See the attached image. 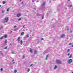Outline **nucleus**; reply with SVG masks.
<instances>
[{"label": "nucleus", "instance_id": "c03bdc74", "mask_svg": "<svg viewBox=\"0 0 73 73\" xmlns=\"http://www.w3.org/2000/svg\"><path fill=\"white\" fill-rule=\"evenodd\" d=\"M1 7V5H0V7Z\"/></svg>", "mask_w": 73, "mask_h": 73}, {"label": "nucleus", "instance_id": "6ab92c4d", "mask_svg": "<svg viewBox=\"0 0 73 73\" xmlns=\"http://www.w3.org/2000/svg\"><path fill=\"white\" fill-rule=\"evenodd\" d=\"M1 72H3V68H1Z\"/></svg>", "mask_w": 73, "mask_h": 73}, {"label": "nucleus", "instance_id": "ea45409f", "mask_svg": "<svg viewBox=\"0 0 73 73\" xmlns=\"http://www.w3.org/2000/svg\"><path fill=\"white\" fill-rule=\"evenodd\" d=\"M24 27H25V25H24L23 26V28H24Z\"/></svg>", "mask_w": 73, "mask_h": 73}, {"label": "nucleus", "instance_id": "a18cd8bd", "mask_svg": "<svg viewBox=\"0 0 73 73\" xmlns=\"http://www.w3.org/2000/svg\"><path fill=\"white\" fill-rule=\"evenodd\" d=\"M72 47H73V45H72Z\"/></svg>", "mask_w": 73, "mask_h": 73}, {"label": "nucleus", "instance_id": "6e6d98bb", "mask_svg": "<svg viewBox=\"0 0 73 73\" xmlns=\"http://www.w3.org/2000/svg\"><path fill=\"white\" fill-rule=\"evenodd\" d=\"M23 57H24V56H23Z\"/></svg>", "mask_w": 73, "mask_h": 73}, {"label": "nucleus", "instance_id": "e433bc0d", "mask_svg": "<svg viewBox=\"0 0 73 73\" xmlns=\"http://www.w3.org/2000/svg\"><path fill=\"white\" fill-rule=\"evenodd\" d=\"M67 55L68 56H69V55H70V54H69V53Z\"/></svg>", "mask_w": 73, "mask_h": 73}, {"label": "nucleus", "instance_id": "bb28decb", "mask_svg": "<svg viewBox=\"0 0 73 73\" xmlns=\"http://www.w3.org/2000/svg\"><path fill=\"white\" fill-rule=\"evenodd\" d=\"M17 31V29H16L14 30V31Z\"/></svg>", "mask_w": 73, "mask_h": 73}, {"label": "nucleus", "instance_id": "c9c22d12", "mask_svg": "<svg viewBox=\"0 0 73 73\" xmlns=\"http://www.w3.org/2000/svg\"><path fill=\"white\" fill-rule=\"evenodd\" d=\"M17 27V26H14V28H16Z\"/></svg>", "mask_w": 73, "mask_h": 73}, {"label": "nucleus", "instance_id": "393cba45", "mask_svg": "<svg viewBox=\"0 0 73 73\" xmlns=\"http://www.w3.org/2000/svg\"><path fill=\"white\" fill-rule=\"evenodd\" d=\"M5 43H6L7 42V40H6L5 41Z\"/></svg>", "mask_w": 73, "mask_h": 73}, {"label": "nucleus", "instance_id": "3c124183", "mask_svg": "<svg viewBox=\"0 0 73 73\" xmlns=\"http://www.w3.org/2000/svg\"><path fill=\"white\" fill-rule=\"evenodd\" d=\"M69 29H68V31H69Z\"/></svg>", "mask_w": 73, "mask_h": 73}, {"label": "nucleus", "instance_id": "c85d7f7f", "mask_svg": "<svg viewBox=\"0 0 73 73\" xmlns=\"http://www.w3.org/2000/svg\"><path fill=\"white\" fill-rule=\"evenodd\" d=\"M69 7H70V8L72 7V5H71L70 6H69Z\"/></svg>", "mask_w": 73, "mask_h": 73}, {"label": "nucleus", "instance_id": "79ce46f5", "mask_svg": "<svg viewBox=\"0 0 73 73\" xmlns=\"http://www.w3.org/2000/svg\"><path fill=\"white\" fill-rule=\"evenodd\" d=\"M12 53L13 54H14V53H15V52H12Z\"/></svg>", "mask_w": 73, "mask_h": 73}, {"label": "nucleus", "instance_id": "4468645a", "mask_svg": "<svg viewBox=\"0 0 73 73\" xmlns=\"http://www.w3.org/2000/svg\"><path fill=\"white\" fill-rule=\"evenodd\" d=\"M3 27H0V30H1L2 29H3Z\"/></svg>", "mask_w": 73, "mask_h": 73}, {"label": "nucleus", "instance_id": "473e14b6", "mask_svg": "<svg viewBox=\"0 0 73 73\" xmlns=\"http://www.w3.org/2000/svg\"><path fill=\"white\" fill-rule=\"evenodd\" d=\"M41 40H44V38H41Z\"/></svg>", "mask_w": 73, "mask_h": 73}, {"label": "nucleus", "instance_id": "1a4fd4ad", "mask_svg": "<svg viewBox=\"0 0 73 73\" xmlns=\"http://www.w3.org/2000/svg\"><path fill=\"white\" fill-rule=\"evenodd\" d=\"M64 36H65V34H63L61 36V37H64Z\"/></svg>", "mask_w": 73, "mask_h": 73}, {"label": "nucleus", "instance_id": "37998d69", "mask_svg": "<svg viewBox=\"0 0 73 73\" xmlns=\"http://www.w3.org/2000/svg\"><path fill=\"white\" fill-rule=\"evenodd\" d=\"M72 32H73V31H70V32H71V33H72Z\"/></svg>", "mask_w": 73, "mask_h": 73}, {"label": "nucleus", "instance_id": "412c9836", "mask_svg": "<svg viewBox=\"0 0 73 73\" xmlns=\"http://www.w3.org/2000/svg\"><path fill=\"white\" fill-rule=\"evenodd\" d=\"M44 18V15H43L42 16V19H43Z\"/></svg>", "mask_w": 73, "mask_h": 73}, {"label": "nucleus", "instance_id": "cd10ccee", "mask_svg": "<svg viewBox=\"0 0 73 73\" xmlns=\"http://www.w3.org/2000/svg\"><path fill=\"white\" fill-rule=\"evenodd\" d=\"M5 49H7V46H6L5 48Z\"/></svg>", "mask_w": 73, "mask_h": 73}, {"label": "nucleus", "instance_id": "ddd939ff", "mask_svg": "<svg viewBox=\"0 0 73 73\" xmlns=\"http://www.w3.org/2000/svg\"><path fill=\"white\" fill-rule=\"evenodd\" d=\"M2 12L3 13H5V10H2Z\"/></svg>", "mask_w": 73, "mask_h": 73}, {"label": "nucleus", "instance_id": "2f4dec72", "mask_svg": "<svg viewBox=\"0 0 73 73\" xmlns=\"http://www.w3.org/2000/svg\"><path fill=\"white\" fill-rule=\"evenodd\" d=\"M27 37H29V35H27Z\"/></svg>", "mask_w": 73, "mask_h": 73}, {"label": "nucleus", "instance_id": "8fccbe9b", "mask_svg": "<svg viewBox=\"0 0 73 73\" xmlns=\"http://www.w3.org/2000/svg\"><path fill=\"white\" fill-rule=\"evenodd\" d=\"M15 62H13V64H15Z\"/></svg>", "mask_w": 73, "mask_h": 73}, {"label": "nucleus", "instance_id": "b1692460", "mask_svg": "<svg viewBox=\"0 0 73 73\" xmlns=\"http://www.w3.org/2000/svg\"><path fill=\"white\" fill-rule=\"evenodd\" d=\"M48 55H47L46 56V60L47 59V58H48Z\"/></svg>", "mask_w": 73, "mask_h": 73}, {"label": "nucleus", "instance_id": "dca6fc26", "mask_svg": "<svg viewBox=\"0 0 73 73\" xmlns=\"http://www.w3.org/2000/svg\"><path fill=\"white\" fill-rule=\"evenodd\" d=\"M72 54H71V55L69 57V58H72Z\"/></svg>", "mask_w": 73, "mask_h": 73}, {"label": "nucleus", "instance_id": "f03ea898", "mask_svg": "<svg viewBox=\"0 0 73 73\" xmlns=\"http://www.w3.org/2000/svg\"><path fill=\"white\" fill-rule=\"evenodd\" d=\"M5 21H3V23H7V22H8V21L9 20V19H8V18H5Z\"/></svg>", "mask_w": 73, "mask_h": 73}, {"label": "nucleus", "instance_id": "864d4df0", "mask_svg": "<svg viewBox=\"0 0 73 73\" xmlns=\"http://www.w3.org/2000/svg\"><path fill=\"white\" fill-rule=\"evenodd\" d=\"M34 9H35V10H36V9L35 8Z\"/></svg>", "mask_w": 73, "mask_h": 73}, {"label": "nucleus", "instance_id": "f704fd0d", "mask_svg": "<svg viewBox=\"0 0 73 73\" xmlns=\"http://www.w3.org/2000/svg\"><path fill=\"white\" fill-rule=\"evenodd\" d=\"M21 4H24V2H22Z\"/></svg>", "mask_w": 73, "mask_h": 73}, {"label": "nucleus", "instance_id": "9b49d317", "mask_svg": "<svg viewBox=\"0 0 73 73\" xmlns=\"http://www.w3.org/2000/svg\"><path fill=\"white\" fill-rule=\"evenodd\" d=\"M4 37V36H3L1 37V38H0V40H2L3 38Z\"/></svg>", "mask_w": 73, "mask_h": 73}, {"label": "nucleus", "instance_id": "f257e3e1", "mask_svg": "<svg viewBox=\"0 0 73 73\" xmlns=\"http://www.w3.org/2000/svg\"><path fill=\"white\" fill-rule=\"evenodd\" d=\"M56 62L58 64H61V61L60 60L57 59L56 60Z\"/></svg>", "mask_w": 73, "mask_h": 73}, {"label": "nucleus", "instance_id": "58836bf2", "mask_svg": "<svg viewBox=\"0 0 73 73\" xmlns=\"http://www.w3.org/2000/svg\"><path fill=\"white\" fill-rule=\"evenodd\" d=\"M12 45V43H11L10 44V45Z\"/></svg>", "mask_w": 73, "mask_h": 73}, {"label": "nucleus", "instance_id": "7ed1b4c3", "mask_svg": "<svg viewBox=\"0 0 73 73\" xmlns=\"http://www.w3.org/2000/svg\"><path fill=\"white\" fill-rule=\"evenodd\" d=\"M73 61H72V59H70V60H69L68 62L69 64H70Z\"/></svg>", "mask_w": 73, "mask_h": 73}, {"label": "nucleus", "instance_id": "de8ad7c7", "mask_svg": "<svg viewBox=\"0 0 73 73\" xmlns=\"http://www.w3.org/2000/svg\"><path fill=\"white\" fill-rule=\"evenodd\" d=\"M20 1H22V0H20Z\"/></svg>", "mask_w": 73, "mask_h": 73}, {"label": "nucleus", "instance_id": "a211bd4d", "mask_svg": "<svg viewBox=\"0 0 73 73\" xmlns=\"http://www.w3.org/2000/svg\"><path fill=\"white\" fill-rule=\"evenodd\" d=\"M34 53H35V54H37V51H36V50H35Z\"/></svg>", "mask_w": 73, "mask_h": 73}, {"label": "nucleus", "instance_id": "9d476101", "mask_svg": "<svg viewBox=\"0 0 73 73\" xmlns=\"http://www.w3.org/2000/svg\"><path fill=\"white\" fill-rule=\"evenodd\" d=\"M10 9V8H8L7 9V12H9V10Z\"/></svg>", "mask_w": 73, "mask_h": 73}, {"label": "nucleus", "instance_id": "4d7b16f0", "mask_svg": "<svg viewBox=\"0 0 73 73\" xmlns=\"http://www.w3.org/2000/svg\"><path fill=\"white\" fill-rule=\"evenodd\" d=\"M23 58H24V56H23Z\"/></svg>", "mask_w": 73, "mask_h": 73}, {"label": "nucleus", "instance_id": "72a5a7b5", "mask_svg": "<svg viewBox=\"0 0 73 73\" xmlns=\"http://www.w3.org/2000/svg\"><path fill=\"white\" fill-rule=\"evenodd\" d=\"M33 65V64H31L30 65V66H32Z\"/></svg>", "mask_w": 73, "mask_h": 73}, {"label": "nucleus", "instance_id": "603ef678", "mask_svg": "<svg viewBox=\"0 0 73 73\" xmlns=\"http://www.w3.org/2000/svg\"><path fill=\"white\" fill-rule=\"evenodd\" d=\"M68 1H70V0H68Z\"/></svg>", "mask_w": 73, "mask_h": 73}, {"label": "nucleus", "instance_id": "a19ab883", "mask_svg": "<svg viewBox=\"0 0 73 73\" xmlns=\"http://www.w3.org/2000/svg\"><path fill=\"white\" fill-rule=\"evenodd\" d=\"M32 2H34V0H32Z\"/></svg>", "mask_w": 73, "mask_h": 73}, {"label": "nucleus", "instance_id": "a878e982", "mask_svg": "<svg viewBox=\"0 0 73 73\" xmlns=\"http://www.w3.org/2000/svg\"><path fill=\"white\" fill-rule=\"evenodd\" d=\"M30 71V69L29 68H28L27 70V72H29Z\"/></svg>", "mask_w": 73, "mask_h": 73}, {"label": "nucleus", "instance_id": "4c0bfd02", "mask_svg": "<svg viewBox=\"0 0 73 73\" xmlns=\"http://www.w3.org/2000/svg\"><path fill=\"white\" fill-rule=\"evenodd\" d=\"M14 60H15V59H13L12 60V61H14Z\"/></svg>", "mask_w": 73, "mask_h": 73}, {"label": "nucleus", "instance_id": "423d86ee", "mask_svg": "<svg viewBox=\"0 0 73 73\" xmlns=\"http://www.w3.org/2000/svg\"><path fill=\"white\" fill-rule=\"evenodd\" d=\"M21 16V14L20 13H18L17 15V17H20Z\"/></svg>", "mask_w": 73, "mask_h": 73}, {"label": "nucleus", "instance_id": "6e6552de", "mask_svg": "<svg viewBox=\"0 0 73 73\" xmlns=\"http://www.w3.org/2000/svg\"><path fill=\"white\" fill-rule=\"evenodd\" d=\"M17 40L19 42L20 41V37H19L18 38Z\"/></svg>", "mask_w": 73, "mask_h": 73}, {"label": "nucleus", "instance_id": "f3484780", "mask_svg": "<svg viewBox=\"0 0 73 73\" xmlns=\"http://www.w3.org/2000/svg\"><path fill=\"white\" fill-rule=\"evenodd\" d=\"M23 41L22 40H21V44L22 45V44H23Z\"/></svg>", "mask_w": 73, "mask_h": 73}, {"label": "nucleus", "instance_id": "49530a36", "mask_svg": "<svg viewBox=\"0 0 73 73\" xmlns=\"http://www.w3.org/2000/svg\"><path fill=\"white\" fill-rule=\"evenodd\" d=\"M11 33H12V31H11Z\"/></svg>", "mask_w": 73, "mask_h": 73}, {"label": "nucleus", "instance_id": "bf43d9fd", "mask_svg": "<svg viewBox=\"0 0 73 73\" xmlns=\"http://www.w3.org/2000/svg\"><path fill=\"white\" fill-rule=\"evenodd\" d=\"M35 0L36 1V0Z\"/></svg>", "mask_w": 73, "mask_h": 73}, {"label": "nucleus", "instance_id": "4be33fe9", "mask_svg": "<svg viewBox=\"0 0 73 73\" xmlns=\"http://www.w3.org/2000/svg\"><path fill=\"white\" fill-rule=\"evenodd\" d=\"M20 20H21V18H20L18 19V21H20Z\"/></svg>", "mask_w": 73, "mask_h": 73}, {"label": "nucleus", "instance_id": "09e8293b", "mask_svg": "<svg viewBox=\"0 0 73 73\" xmlns=\"http://www.w3.org/2000/svg\"><path fill=\"white\" fill-rule=\"evenodd\" d=\"M1 54H2V55L3 54V53H1Z\"/></svg>", "mask_w": 73, "mask_h": 73}, {"label": "nucleus", "instance_id": "0eeeda50", "mask_svg": "<svg viewBox=\"0 0 73 73\" xmlns=\"http://www.w3.org/2000/svg\"><path fill=\"white\" fill-rule=\"evenodd\" d=\"M29 52H30L32 53H33V50L32 49V48H30V49Z\"/></svg>", "mask_w": 73, "mask_h": 73}, {"label": "nucleus", "instance_id": "5fc2aeb1", "mask_svg": "<svg viewBox=\"0 0 73 73\" xmlns=\"http://www.w3.org/2000/svg\"><path fill=\"white\" fill-rule=\"evenodd\" d=\"M66 9H67V8H66Z\"/></svg>", "mask_w": 73, "mask_h": 73}, {"label": "nucleus", "instance_id": "39448f33", "mask_svg": "<svg viewBox=\"0 0 73 73\" xmlns=\"http://www.w3.org/2000/svg\"><path fill=\"white\" fill-rule=\"evenodd\" d=\"M45 4H46V3H45V2H44L42 4L43 7H45V5H46Z\"/></svg>", "mask_w": 73, "mask_h": 73}, {"label": "nucleus", "instance_id": "f8f14e48", "mask_svg": "<svg viewBox=\"0 0 73 73\" xmlns=\"http://www.w3.org/2000/svg\"><path fill=\"white\" fill-rule=\"evenodd\" d=\"M6 3V1H3V4H4Z\"/></svg>", "mask_w": 73, "mask_h": 73}, {"label": "nucleus", "instance_id": "aec40b11", "mask_svg": "<svg viewBox=\"0 0 73 73\" xmlns=\"http://www.w3.org/2000/svg\"><path fill=\"white\" fill-rule=\"evenodd\" d=\"M24 34V32H23L21 33V35H23Z\"/></svg>", "mask_w": 73, "mask_h": 73}, {"label": "nucleus", "instance_id": "c756f323", "mask_svg": "<svg viewBox=\"0 0 73 73\" xmlns=\"http://www.w3.org/2000/svg\"><path fill=\"white\" fill-rule=\"evenodd\" d=\"M70 51V49H68V50H67V52H69Z\"/></svg>", "mask_w": 73, "mask_h": 73}, {"label": "nucleus", "instance_id": "7c9ffc66", "mask_svg": "<svg viewBox=\"0 0 73 73\" xmlns=\"http://www.w3.org/2000/svg\"><path fill=\"white\" fill-rule=\"evenodd\" d=\"M72 45V43L70 42L69 44V45Z\"/></svg>", "mask_w": 73, "mask_h": 73}, {"label": "nucleus", "instance_id": "5701e85b", "mask_svg": "<svg viewBox=\"0 0 73 73\" xmlns=\"http://www.w3.org/2000/svg\"><path fill=\"white\" fill-rule=\"evenodd\" d=\"M17 70H15L14 71V73H17Z\"/></svg>", "mask_w": 73, "mask_h": 73}, {"label": "nucleus", "instance_id": "2eb2a0df", "mask_svg": "<svg viewBox=\"0 0 73 73\" xmlns=\"http://www.w3.org/2000/svg\"><path fill=\"white\" fill-rule=\"evenodd\" d=\"M4 36V37H5V38H7V35H5Z\"/></svg>", "mask_w": 73, "mask_h": 73}, {"label": "nucleus", "instance_id": "13d9d810", "mask_svg": "<svg viewBox=\"0 0 73 73\" xmlns=\"http://www.w3.org/2000/svg\"><path fill=\"white\" fill-rule=\"evenodd\" d=\"M72 73H73V72H72Z\"/></svg>", "mask_w": 73, "mask_h": 73}, {"label": "nucleus", "instance_id": "20e7f679", "mask_svg": "<svg viewBox=\"0 0 73 73\" xmlns=\"http://www.w3.org/2000/svg\"><path fill=\"white\" fill-rule=\"evenodd\" d=\"M58 68V66L57 65H56L54 67V69L55 70V69H57Z\"/></svg>", "mask_w": 73, "mask_h": 73}]
</instances>
